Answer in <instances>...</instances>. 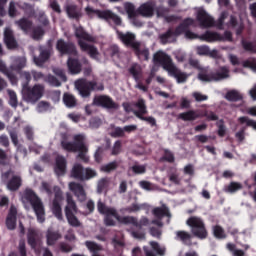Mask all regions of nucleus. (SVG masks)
Wrapping results in <instances>:
<instances>
[{
    "label": "nucleus",
    "mask_w": 256,
    "mask_h": 256,
    "mask_svg": "<svg viewBox=\"0 0 256 256\" xmlns=\"http://www.w3.org/2000/svg\"><path fill=\"white\" fill-rule=\"evenodd\" d=\"M97 209L100 215H104V224L106 227H115L116 223L114 219H116L118 223H122L123 225H133L134 227H137V229H142L149 225V218L142 217L139 221L133 216L121 217L115 207L106 206L101 200L97 202Z\"/></svg>",
    "instance_id": "f257e3e1"
},
{
    "label": "nucleus",
    "mask_w": 256,
    "mask_h": 256,
    "mask_svg": "<svg viewBox=\"0 0 256 256\" xmlns=\"http://www.w3.org/2000/svg\"><path fill=\"white\" fill-rule=\"evenodd\" d=\"M186 225L191 228V232L185 230H178L175 232V240L186 247L193 246V237H196L201 241L209 237V231H207V226L205 225L203 218L191 216L187 219Z\"/></svg>",
    "instance_id": "f03ea898"
},
{
    "label": "nucleus",
    "mask_w": 256,
    "mask_h": 256,
    "mask_svg": "<svg viewBox=\"0 0 256 256\" xmlns=\"http://www.w3.org/2000/svg\"><path fill=\"white\" fill-rule=\"evenodd\" d=\"M195 20L193 18H185L173 31L169 28L165 33L160 35V41L162 45H167V43H175L177 37L185 34L186 39H201V36L191 32L190 27L193 26Z\"/></svg>",
    "instance_id": "7ed1b4c3"
},
{
    "label": "nucleus",
    "mask_w": 256,
    "mask_h": 256,
    "mask_svg": "<svg viewBox=\"0 0 256 256\" xmlns=\"http://www.w3.org/2000/svg\"><path fill=\"white\" fill-rule=\"evenodd\" d=\"M154 63L161 65L164 71H167L169 77H174L177 80V83H185L187 81V73L182 72L178 67L173 63L171 56L167 55L164 52H156L153 56Z\"/></svg>",
    "instance_id": "20e7f679"
},
{
    "label": "nucleus",
    "mask_w": 256,
    "mask_h": 256,
    "mask_svg": "<svg viewBox=\"0 0 256 256\" xmlns=\"http://www.w3.org/2000/svg\"><path fill=\"white\" fill-rule=\"evenodd\" d=\"M124 7L129 19L133 20L134 25H136V27H143V22L137 20V17H139V15L141 17H153V15H155L156 4L155 2L148 1L135 9L133 3L127 2Z\"/></svg>",
    "instance_id": "39448f33"
},
{
    "label": "nucleus",
    "mask_w": 256,
    "mask_h": 256,
    "mask_svg": "<svg viewBox=\"0 0 256 256\" xmlns=\"http://www.w3.org/2000/svg\"><path fill=\"white\" fill-rule=\"evenodd\" d=\"M74 35L76 39H79L78 45L81 51H84V53H88L91 59H97V57H99V50L97 49V47H95L94 45L88 44V43H95V37L87 33V31H85V28H83V26L75 27ZM84 41H88V43Z\"/></svg>",
    "instance_id": "423d86ee"
},
{
    "label": "nucleus",
    "mask_w": 256,
    "mask_h": 256,
    "mask_svg": "<svg viewBox=\"0 0 256 256\" xmlns=\"http://www.w3.org/2000/svg\"><path fill=\"white\" fill-rule=\"evenodd\" d=\"M23 203H30L38 223H45V206L41 198L37 196L35 191L31 188H27L22 195Z\"/></svg>",
    "instance_id": "0eeeda50"
},
{
    "label": "nucleus",
    "mask_w": 256,
    "mask_h": 256,
    "mask_svg": "<svg viewBox=\"0 0 256 256\" xmlns=\"http://www.w3.org/2000/svg\"><path fill=\"white\" fill-rule=\"evenodd\" d=\"M23 99L26 103H31L35 105L38 101L43 99L45 95V85L43 84H34L33 86L23 85L22 88Z\"/></svg>",
    "instance_id": "6e6552de"
},
{
    "label": "nucleus",
    "mask_w": 256,
    "mask_h": 256,
    "mask_svg": "<svg viewBox=\"0 0 256 256\" xmlns=\"http://www.w3.org/2000/svg\"><path fill=\"white\" fill-rule=\"evenodd\" d=\"M74 142L67 141V134H62V140L60 145L64 151L68 153H77L78 151H87V145H85L84 134H76L73 137Z\"/></svg>",
    "instance_id": "1a4fd4ad"
},
{
    "label": "nucleus",
    "mask_w": 256,
    "mask_h": 256,
    "mask_svg": "<svg viewBox=\"0 0 256 256\" xmlns=\"http://www.w3.org/2000/svg\"><path fill=\"white\" fill-rule=\"evenodd\" d=\"M76 89L79 91L81 97H91L92 91H105V85L97 81H89L87 79H80L75 82Z\"/></svg>",
    "instance_id": "9d476101"
},
{
    "label": "nucleus",
    "mask_w": 256,
    "mask_h": 256,
    "mask_svg": "<svg viewBox=\"0 0 256 256\" xmlns=\"http://www.w3.org/2000/svg\"><path fill=\"white\" fill-rule=\"evenodd\" d=\"M66 203L64 213L65 217L67 219L68 225L70 227H81V221L79 218H77V203H75V200H73V196L71 194H67L66 196Z\"/></svg>",
    "instance_id": "9b49d317"
},
{
    "label": "nucleus",
    "mask_w": 256,
    "mask_h": 256,
    "mask_svg": "<svg viewBox=\"0 0 256 256\" xmlns=\"http://www.w3.org/2000/svg\"><path fill=\"white\" fill-rule=\"evenodd\" d=\"M3 181L6 182V188L8 191H19L23 185V177L21 174L16 173L12 169L7 170L2 174Z\"/></svg>",
    "instance_id": "f8f14e48"
},
{
    "label": "nucleus",
    "mask_w": 256,
    "mask_h": 256,
    "mask_svg": "<svg viewBox=\"0 0 256 256\" xmlns=\"http://www.w3.org/2000/svg\"><path fill=\"white\" fill-rule=\"evenodd\" d=\"M85 11L87 15H91V13H94L97 15L99 19H103L107 23H111V21L114 23V25H117L118 27L121 26L122 20L119 15L113 13L111 10H95L91 7H86Z\"/></svg>",
    "instance_id": "ddd939ff"
},
{
    "label": "nucleus",
    "mask_w": 256,
    "mask_h": 256,
    "mask_svg": "<svg viewBox=\"0 0 256 256\" xmlns=\"http://www.w3.org/2000/svg\"><path fill=\"white\" fill-rule=\"evenodd\" d=\"M229 77V69L227 67H221L218 72L206 73L202 71L198 74V79L204 81L205 83H211V81H221Z\"/></svg>",
    "instance_id": "4468645a"
},
{
    "label": "nucleus",
    "mask_w": 256,
    "mask_h": 256,
    "mask_svg": "<svg viewBox=\"0 0 256 256\" xmlns=\"http://www.w3.org/2000/svg\"><path fill=\"white\" fill-rule=\"evenodd\" d=\"M56 50L63 57V55H72L73 57H77V46L73 42H67L65 39L60 38L56 42Z\"/></svg>",
    "instance_id": "2eb2a0df"
},
{
    "label": "nucleus",
    "mask_w": 256,
    "mask_h": 256,
    "mask_svg": "<svg viewBox=\"0 0 256 256\" xmlns=\"http://www.w3.org/2000/svg\"><path fill=\"white\" fill-rule=\"evenodd\" d=\"M93 105H96V107H102L103 109H119V104L114 102L111 96L107 95L95 96L93 99Z\"/></svg>",
    "instance_id": "dca6fc26"
},
{
    "label": "nucleus",
    "mask_w": 256,
    "mask_h": 256,
    "mask_svg": "<svg viewBox=\"0 0 256 256\" xmlns=\"http://www.w3.org/2000/svg\"><path fill=\"white\" fill-rule=\"evenodd\" d=\"M4 44L10 51L19 47V43L17 42V39L15 38V33L13 32V29H11V27H6L4 29Z\"/></svg>",
    "instance_id": "f3484780"
},
{
    "label": "nucleus",
    "mask_w": 256,
    "mask_h": 256,
    "mask_svg": "<svg viewBox=\"0 0 256 256\" xmlns=\"http://www.w3.org/2000/svg\"><path fill=\"white\" fill-rule=\"evenodd\" d=\"M61 201H63V194L61 192H56L54 200L52 202V213L58 219V221H63V210L61 208Z\"/></svg>",
    "instance_id": "a211bd4d"
},
{
    "label": "nucleus",
    "mask_w": 256,
    "mask_h": 256,
    "mask_svg": "<svg viewBox=\"0 0 256 256\" xmlns=\"http://www.w3.org/2000/svg\"><path fill=\"white\" fill-rule=\"evenodd\" d=\"M197 21L203 29H209V27H215V19L207 14L204 9L199 10L197 13Z\"/></svg>",
    "instance_id": "6ab92c4d"
},
{
    "label": "nucleus",
    "mask_w": 256,
    "mask_h": 256,
    "mask_svg": "<svg viewBox=\"0 0 256 256\" xmlns=\"http://www.w3.org/2000/svg\"><path fill=\"white\" fill-rule=\"evenodd\" d=\"M27 243L33 250L37 249L38 247H41V237L39 236V232L36 229H28Z\"/></svg>",
    "instance_id": "aec40b11"
},
{
    "label": "nucleus",
    "mask_w": 256,
    "mask_h": 256,
    "mask_svg": "<svg viewBox=\"0 0 256 256\" xmlns=\"http://www.w3.org/2000/svg\"><path fill=\"white\" fill-rule=\"evenodd\" d=\"M69 189L72 191V193H74L75 197H77L80 203H83V201L87 200V192H85L83 185L77 182H71L69 184Z\"/></svg>",
    "instance_id": "412c9836"
},
{
    "label": "nucleus",
    "mask_w": 256,
    "mask_h": 256,
    "mask_svg": "<svg viewBox=\"0 0 256 256\" xmlns=\"http://www.w3.org/2000/svg\"><path fill=\"white\" fill-rule=\"evenodd\" d=\"M150 247L149 246L143 247V251L146 256H157V255L163 256V255H165V248H162L159 245V242L151 241Z\"/></svg>",
    "instance_id": "4be33fe9"
},
{
    "label": "nucleus",
    "mask_w": 256,
    "mask_h": 256,
    "mask_svg": "<svg viewBox=\"0 0 256 256\" xmlns=\"http://www.w3.org/2000/svg\"><path fill=\"white\" fill-rule=\"evenodd\" d=\"M39 51V56H34L33 59L35 65H37L38 67H43V65H45V63H47V61H49V59L51 58V49L40 47Z\"/></svg>",
    "instance_id": "5701e85b"
},
{
    "label": "nucleus",
    "mask_w": 256,
    "mask_h": 256,
    "mask_svg": "<svg viewBox=\"0 0 256 256\" xmlns=\"http://www.w3.org/2000/svg\"><path fill=\"white\" fill-rule=\"evenodd\" d=\"M118 39L123 42L126 47H131L134 49V45H137L139 42L135 41V34L131 32L123 33L119 30L116 31Z\"/></svg>",
    "instance_id": "b1692460"
},
{
    "label": "nucleus",
    "mask_w": 256,
    "mask_h": 256,
    "mask_svg": "<svg viewBox=\"0 0 256 256\" xmlns=\"http://www.w3.org/2000/svg\"><path fill=\"white\" fill-rule=\"evenodd\" d=\"M6 227L9 231H15L17 227V207L14 205L10 206L8 215L6 217Z\"/></svg>",
    "instance_id": "393cba45"
},
{
    "label": "nucleus",
    "mask_w": 256,
    "mask_h": 256,
    "mask_svg": "<svg viewBox=\"0 0 256 256\" xmlns=\"http://www.w3.org/2000/svg\"><path fill=\"white\" fill-rule=\"evenodd\" d=\"M134 55L139 59V61H149V48L146 46L141 45V42H139L137 45H134V48H132Z\"/></svg>",
    "instance_id": "a878e982"
},
{
    "label": "nucleus",
    "mask_w": 256,
    "mask_h": 256,
    "mask_svg": "<svg viewBox=\"0 0 256 256\" xmlns=\"http://www.w3.org/2000/svg\"><path fill=\"white\" fill-rule=\"evenodd\" d=\"M67 67L70 75H79L83 71V64L77 58L69 57L67 60Z\"/></svg>",
    "instance_id": "bb28decb"
},
{
    "label": "nucleus",
    "mask_w": 256,
    "mask_h": 256,
    "mask_svg": "<svg viewBox=\"0 0 256 256\" xmlns=\"http://www.w3.org/2000/svg\"><path fill=\"white\" fill-rule=\"evenodd\" d=\"M66 13L69 19H75V21H79L83 17V12H81V8L75 4H69L66 6Z\"/></svg>",
    "instance_id": "cd10ccee"
},
{
    "label": "nucleus",
    "mask_w": 256,
    "mask_h": 256,
    "mask_svg": "<svg viewBox=\"0 0 256 256\" xmlns=\"http://www.w3.org/2000/svg\"><path fill=\"white\" fill-rule=\"evenodd\" d=\"M19 29L23 31L26 35L31 33V29H33V21L27 17L20 18L18 21L15 22Z\"/></svg>",
    "instance_id": "c85d7f7f"
},
{
    "label": "nucleus",
    "mask_w": 256,
    "mask_h": 256,
    "mask_svg": "<svg viewBox=\"0 0 256 256\" xmlns=\"http://www.w3.org/2000/svg\"><path fill=\"white\" fill-rule=\"evenodd\" d=\"M56 175H65L67 171V159L63 156L56 157V165L54 168Z\"/></svg>",
    "instance_id": "c756f323"
},
{
    "label": "nucleus",
    "mask_w": 256,
    "mask_h": 256,
    "mask_svg": "<svg viewBox=\"0 0 256 256\" xmlns=\"http://www.w3.org/2000/svg\"><path fill=\"white\" fill-rule=\"evenodd\" d=\"M134 107H136L138 110L134 111L135 117L139 119L140 117H143L144 115H147V104L145 103V99L139 98L136 103H134Z\"/></svg>",
    "instance_id": "7c9ffc66"
},
{
    "label": "nucleus",
    "mask_w": 256,
    "mask_h": 256,
    "mask_svg": "<svg viewBox=\"0 0 256 256\" xmlns=\"http://www.w3.org/2000/svg\"><path fill=\"white\" fill-rule=\"evenodd\" d=\"M61 237L62 235L59 233V231L48 229L46 232V243L49 247H53V245H55V243H57Z\"/></svg>",
    "instance_id": "2f4dec72"
},
{
    "label": "nucleus",
    "mask_w": 256,
    "mask_h": 256,
    "mask_svg": "<svg viewBox=\"0 0 256 256\" xmlns=\"http://www.w3.org/2000/svg\"><path fill=\"white\" fill-rule=\"evenodd\" d=\"M200 39L202 41H206L207 43H213L215 41H223V35L217 32L206 31L200 36Z\"/></svg>",
    "instance_id": "473e14b6"
},
{
    "label": "nucleus",
    "mask_w": 256,
    "mask_h": 256,
    "mask_svg": "<svg viewBox=\"0 0 256 256\" xmlns=\"http://www.w3.org/2000/svg\"><path fill=\"white\" fill-rule=\"evenodd\" d=\"M229 25L232 29H236V35H243V31L245 30V24L243 21L239 22L234 15H231Z\"/></svg>",
    "instance_id": "72a5a7b5"
},
{
    "label": "nucleus",
    "mask_w": 256,
    "mask_h": 256,
    "mask_svg": "<svg viewBox=\"0 0 256 256\" xmlns=\"http://www.w3.org/2000/svg\"><path fill=\"white\" fill-rule=\"evenodd\" d=\"M128 73H130V75H132V77L136 81V83H139V81H141V77H143V70L141 69V66L137 63L132 64L129 67Z\"/></svg>",
    "instance_id": "f704fd0d"
},
{
    "label": "nucleus",
    "mask_w": 256,
    "mask_h": 256,
    "mask_svg": "<svg viewBox=\"0 0 256 256\" xmlns=\"http://www.w3.org/2000/svg\"><path fill=\"white\" fill-rule=\"evenodd\" d=\"M152 213L156 219H163V217H171V212L167 205L163 204L161 207H156L152 210Z\"/></svg>",
    "instance_id": "c9c22d12"
},
{
    "label": "nucleus",
    "mask_w": 256,
    "mask_h": 256,
    "mask_svg": "<svg viewBox=\"0 0 256 256\" xmlns=\"http://www.w3.org/2000/svg\"><path fill=\"white\" fill-rule=\"evenodd\" d=\"M85 168L81 164H75L71 171V177L78 181H84Z\"/></svg>",
    "instance_id": "e433bc0d"
},
{
    "label": "nucleus",
    "mask_w": 256,
    "mask_h": 256,
    "mask_svg": "<svg viewBox=\"0 0 256 256\" xmlns=\"http://www.w3.org/2000/svg\"><path fill=\"white\" fill-rule=\"evenodd\" d=\"M112 245H113L114 250L116 251V253H121V251H123V249H125V236L116 235L112 239Z\"/></svg>",
    "instance_id": "4c0bfd02"
},
{
    "label": "nucleus",
    "mask_w": 256,
    "mask_h": 256,
    "mask_svg": "<svg viewBox=\"0 0 256 256\" xmlns=\"http://www.w3.org/2000/svg\"><path fill=\"white\" fill-rule=\"evenodd\" d=\"M25 67H27V58L25 57L15 58L14 63L12 65L13 71H17L19 73V71L25 69Z\"/></svg>",
    "instance_id": "58836bf2"
},
{
    "label": "nucleus",
    "mask_w": 256,
    "mask_h": 256,
    "mask_svg": "<svg viewBox=\"0 0 256 256\" xmlns=\"http://www.w3.org/2000/svg\"><path fill=\"white\" fill-rule=\"evenodd\" d=\"M225 99H227V101L237 103V101H243V95L237 90H230L226 93Z\"/></svg>",
    "instance_id": "ea45409f"
},
{
    "label": "nucleus",
    "mask_w": 256,
    "mask_h": 256,
    "mask_svg": "<svg viewBox=\"0 0 256 256\" xmlns=\"http://www.w3.org/2000/svg\"><path fill=\"white\" fill-rule=\"evenodd\" d=\"M30 33L34 41H39L45 35V30L41 26H32Z\"/></svg>",
    "instance_id": "a19ab883"
},
{
    "label": "nucleus",
    "mask_w": 256,
    "mask_h": 256,
    "mask_svg": "<svg viewBox=\"0 0 256 256\" xmlns=\"http://www.w3.org/2000/svg\"><path fill=\"white\" fill-rule=\"evenodd\" d=\"M179 119H182V121H195V119H199V114H197L195 110H189L187 112L180 113Z\"/></svg>",
    "instance_id": "79ce46f5"
},
{
    "label": "nucleus",
    "mask_w": 256,
    "mask_h": 256,
    "mask_svg": "<svg viewBox=\"0 0 256 256\" xmlns=\"http://www.w3.org/2000/svg\"><path fill=\"white\" fill-rule=\"evenodd\" d=\"M109 188V178H101L97 183V193L101 195V193H106Z\"/></svg>",
    "instance_id": "37998d69"
},
{
    "label": "nucleus",
    "mask_w": 256,
    "mask_h": 256,
    "mask_svg": "<svg viewBox=\"0 0 256 256\" xmlns=\"http://www.w3.org/2000/svg\"><path fill=\"white\" fill-rule=\"evenodd\" d=\"M243 189V184L239 182H230L229 186H226L224 191L225 193H237Z\"/></svg>",
    "instance_id": "c03bdc74"
},
{
    "label": "nucleus",
    "mask_w": 256,
    "mask_h": 256,
    "mask_svg": "<svg viewBox=\"0 0 256 256\" xmlns=\"http://www.w3.org/2000/svg\"><path fill=\"white\" fill-rule=\"evenodd\" d=\"M63 101L64 105H66V107H69L70 109L76 107L77 105V99H75V96L71 94H64Z\"/></svg>",
    "instance_id": "a18cd8bd"
},
{
    "label": "nucleus",
    "mask_w": 256,
    "mask_h": 256,
    "mask_svg": "<svg viewBox=\"0 0 256 256\" xmlns=\"http://www.w3.org/2000/svg\"><path fill=\"white\" fill-rule=\"evenodd\" d=\"M213 235L216 239H227V234H225V229L220 225L213 226Z\"/></svg>",
    "instance_id": "49530a36"
},
{
    "label": "nucleus",
    "mask_w": 256,
    "mask_h": 256,
    "mask_svg": "<svg viewBox=\"0 0 256 256\" xmlns=\"http://www.w3.org/2000/svg\"><path fill=\"white\" fill-rule=\"evenodd\" d=\"M112 131L110 132V137H113V139H117L119 137H125V132L123 128L115 125H111Z\"/></svg>",
    "instance_id": "de8ad7c7"
},
{
    "label": "nucleus",
    "mask_w": 256,
    "mask_h": 256,
    "mask_svg": "<svg viewBox=\"0 0 256 256\" xmlns=\"http://www.w3.org/2000/svg\"><path fill=\"white\" fill-rule=\"evenodd\" d=\"M160 161H165L166 163H175V154L168 149L164 150L163 156L160 158Z\"/></svg>",
    "instance_id": "09e8293b"
},
{
    "label": "nucleus",
    "mask_w": 256,
    "mask_h": 256,
    "mask_svg": "<svg viewBox=\"0 0 256 256\" xmlns=\"http://www.w3.org/2000/svg\"><path fill=\"white\" fill-rule=\"evenodd\" d=\"M119 167V162L117 161H112L106 165H103L101 167V171L104 173H111V171H115Z\"/></svg>",
    "instance_id": "8fccbe9b"
},
{
    "label": "nucleus",
    "mask_w": 256,
    "mask_h": 256,
    "mask_svg": "<svg viewBox=\"0 0 256 256\" xmlns=\"http://www.w3.org/2000/svg\"><path fill=\"white\" fill-rule=\"evenodd\" d=\"M37 112L38 113H47V111H49V109H51V103L47 102V101H40L37 104Z\"/></svg>",
    "instance_id": "3c124183"
},
{
    "label": "nucleus",
    "mask_w": 256,
    "mask_h": 256,
    "mask_svg": "<svg viewBox=\"0 0 256 256\" xmlns=\"http://www.w3.org/2000/svg\"><path fill=\"white\" fill-rule=\"evenodd\" d=\"M8 95H9V105L11 107H14V109H16V107L19 105V101L17 100V93H15V91L13 90H8Z\"/></svg>",
    "instance_id": "603ef678"
},
{
    "label": "nucleus",
    "mask_w": 256,
    "mask_h": 256,
    "mask_svg": "<svg viewBox=\"0 0 256 256\" xmlns=\"http://www.w3.org/2000/svg\"><path fill=\"white\" fill-rule=\"evenodd\" d=\"M238 121L241 125L246 123L247 127H253L256 131V121L249 119V117L241 116L238 118Z\"/></svg>",
    "instance_id": "864d4df0"
},
{
    "label": "nucleus",
    "mask_w": 256,
    "mask_h": 256,
    "mask_svg": "<svg viewBox=\"0 0 256 256\" xmlns=\"http://www.w3.org/2000/svg\"><path fill=\"white\" fill-rule=\"evenodd\" d=\"M0 165L2 167H7V165H9V156L2 148H0Z\"/></svg>",
    "instance_id": "5fc2aeb1"
},
{
    "label": "nucleus",
    "mask_w": 256,
    "mask_h": 256,
    "mask_svg": "<svg viewBox=\"0 0 256 256\" xmlns=\"http://www.w3.org/2000/svg\"><path fill=\"white\" fill-rule=\"evenodd\" d=\"M130 171H132L135 175H143L147 169L143 165H133L130 167Z\"/></svg>",
    "instance_id": "6e6d98bb"
},
{
    "label": "nucleus",
    "mask_w": 256,
    "mask_h": 256,
    "mask_svg": "<svg viewBox=\"0 0 256 256\" xmlns=\"http://www.w3.org/2000/svg\"><path fill=\"white\" fill-rule=\"evenodd\" d=\"M138 119H140V121H146V123H149V125H151V127H156L157 126V120L153 117V116H138Z\"/></svg>",
    "instance_id": "4d7b16f0"
},
{
    "label": "nucleus",
    "mask_w": 256,
    "mask_h": 256,
    "mask_svg": "<svg viewBox=\"0 0 256 256\" xmlns=\"http://www.w3.org/2000/svg\"><path fill=\"white\" fill-rule=\"evenodd\" d=\"M97 175V171L91 168L84 169V181H89V179H93Z\"/></svg>",
    "instance_id": "13d9d810"
},
{
    "label": "nucleus",
    "mask_w": 256,
    "mask_h": 256,
    "mask_svg": "<svg viewBox=\"0 0 256 256\" xmlns=\"http://www.w3.org/2000/svg\"><path fill=\"white\" fill-rule=\"evenodd\" d=\"M59 249L62 253H71V251H73V246L67 242H60Z\"/></svg>",
    "instance_id": "bf43d9fd"
},
{
    "label": "nucleus",
    "mask_w": 256,
    "mask_h": 256,
    "mask_svg": "<svg viewBox=\"0 0 256 256\" xmlns=\"http://www.w3.org/2000/svg\"><path fill=\"white\" fill-rule=\"evenodd\" d=\"M243 67H246L248 69H252V71H256V59L250 58L249 60H246L243 62Z\"/></svg>",
    "instance_id": "052dcab7"
},
{
    "label": "nucleus",
    "mask_w": 256,
    "mask_h": 256,
    "mask_svg": "<svg viewBox=\"0 0 256 256\" xmlns=\"http://www.w3.org/2000/svg\"><path fill=\"white\" fill-rule=\"evenodd\" d=\"M87 151H89V149L87 148V150H78V159H81V161H83V163H89V156H87Z\"/></svg>",
    "instance_id": "680f3d73"
},
{
    "label": "nucleus",
    "mask_w": 256,
    "mask_h": 256,
    "mask_svg": "<svg viewBox=\"0 0 256 256\" xmlns=\"http://www.w3.org/2000/svg\"><path fill=\"white\" fill-rule=\"evenodd\" d=\"M18 251L20 253V256H27V246L25 245V240L19 241Z\"/></svg>",
    "instance_id": "e2e57ef3"
},
{
    "label": "nucleus",
    "mask_w": 256,
    "mask_h": 256,
    "mask_svg": "<svg viewBox=\"0 0 256 256\" xmlns=\"http://www.w3.org/2000/svg\"><path fill=\"white\" fill-rule=\"evenodd\" d=\"M47 81L53 87H61V82L59 81V79H57V77L53 75H49Z\"/></svg>",
    "instance_id": "0e129e2a"
},
{
    "label": "nucleus",
    "mask_w": 256,
    "mask_h": 256,
    "mask_svg": "<svg viewBox=\"0 0 256 256\" xmlns=\"http://www.w3.org/2000/svg\"><path fill=\"white\" fill-rule=\"evenodd\" d=\"M196 51L198 55H209L210 48L209 46L202 45V46H198L196 48Z\"/></svg>",
    "instance_id": "69168bd1"
},
{
    "label": "nucleus",
    "mask_w": 256,
    "mask_h": 256,
    "mask_svg": "<svg viewBox=\"0 0 256 256\" xmlns=\"http://www.w3.org/2000/svg\"><path fill=\"white\" fill-rule=\"evenodd\" d=\"M9 17H17V8L15 7V3L13 1L10 2L8 8Z\"/></svg>",
    "instance_id": "338daca9"
},
{
    "label": "nucleus",
    "mask_w": 256,
    "mask_h": 256,
    "mask_svg": "<svg viewBox=\"0 0 256 256\" xmlns=\"http://www.w3.org/2000/svg\"><path fill=\"white\" fill-rule=\"evenodd\" d=\"M169 181H171V183H174V185H181V178H179V174L177 173H171L169 175Z\"/></svg>",
    "instance_id": "774afa93"
}]
</instances>
